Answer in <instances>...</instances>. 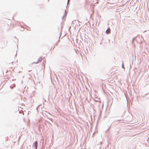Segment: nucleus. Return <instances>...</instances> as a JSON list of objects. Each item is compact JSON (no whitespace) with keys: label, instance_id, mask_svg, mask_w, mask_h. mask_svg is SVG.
I'll list each match as a JSON object with an SVG mask.
<instances>
[{"label":"nucleus","instance_id":"3","mask_svg":"<svg viewBox=\"0 0 149 149\" xmlns=\"http://www.w3.org/2000/svg\"><path fill=\"white\" fill-rule=\"evenodd\" d=\"M38 146V142L37 141H36L35 143V146L36 148V149H37V147Z\"/></svg>","mask_w":149,"mask_h":149},{"label":"nucleus","instance_id":"1","mask_svg":"<svg viewBox=\"0 0 149 149\" xmlns=\"http://www.w3.org/2000/svg\"><path fill=\"white\" fill-rule=\"evenodd\" d=\"M42 57H40L39 58V59H38V62H37L36 63H39V62H40L42 61Z\"/></svg>","mask_w":149,"mask_h":149},{"label":"nucleus","instance_id":"2","mask_svg":"<svg viewBox=\"0 0 149 149\" xmlns=\"http://www.w3.org/2000/svg\"><path fill=\"white\" fill-rule=\"evenodd\" d=\"M111 31V30L110 28H109V29H107L106 31V33L107 34H108L110 33Z\"/></svg>","mask_w":149,"mask_h":149}]
</instances>
